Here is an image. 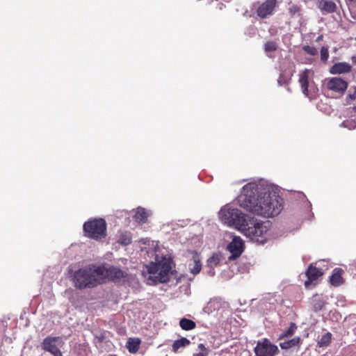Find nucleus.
<instances>
[{"label": "nucleus", "mask_w": 356, "mask_h": 356, "mask_svg": "<svg viewBox=\"0 0 356 356\" xmlns=\"http://www.w3.org/2000/svg\"><path fill=\"white\" fill-rule=\"evenodd\" d=\"M237 202L247 211L264 218L277 216L282 209V200L277 186L263 179L244 185Z\"/></svg>", "instance_id": "1"}, {"label": "nucleus", "mask_w": 356, "mask_h": 356, "mask_svg": "<svg viewBox=\"0 0 356 356\" xmlns=\"http://www.w3.org/2000/svg\"><path fill=\"white\" fill-rule=\"evenodd\" d=\"M271 229L272 223L269 220L264 221L249 216L240 232L254 243L264 244L272 237Z\"/></svg>", "instance_id": "2"}, {"label": "nucleus", "mask_w": 356, "mask_h": 356, "mask_svg": "<svg viewBox=\"0 0 356 356\" xmlns=\"http://www.w3.org/2000/svg\"><path fill=\"white\" fill-rule=\"evenodd\" d=\"M186 259V266H187L191 275H182L179 276V283H183L179 286V298H188L191 294V282L193 280L195 275L200 273L202 270V257L200 254L195 250H189L183 256Z\"/></svg>", "instance_id": "3"}, {"label": "nucleus", "mask_w": 356, "mask_h": 356, "mask_svg": "<svg viewBox=\"0 0 356 356\" xmlns=\"http://www.w3.org/2000/svg\"><path fill=\"white\" fill-rule=\"evenodd\" d=\"M172 260L170 257H159L156 254L155 261L147 266L149 274L147 280V284L152 285L168 282L172 274Z\"/></svg>", "instance_id": "4"}, {"label": "nucleus", "mask_w": 356, "mask_h": 356, "mask_svg": "<svg viewBox=\"0 0 356 356\" xmlns=\"http://www.w3.org/2000/svg\"><path fill=\"white\" fill-rule=\"evenodd\" d=\"M98 266L90 264L76 270L72 275L74 286L79 289L93 288L101 284Z\"/></svg>", "instance_id": "5"}, {"label": "nucleus", "mask_w": 356, "mask_h": 356, "mask_svg": "<svg viewBox=\"0 0 356 356\" xmlns=\"http://www.w3.org/2000/svg\"><path fill=\"white\" fill-rule=\"evenodd\" d=\"M249 215L230 204L223 206L218 212L220 221L229 227L241 232Z\"/></svg>", "instance_id": "6"}, {"label": "nucleus", "mask_w": 356, "mask_h": 356, "mask_svg": "<svg viewBox=\"0 0 356 356\" xmlns=\"http://www.w3.org/2000/svg\"><path fill=\"white\" fill-rule=\"evenodd\" d=\"M106 222L103 218H90L83 226L84 236L87 238L100 241L107 235Z\"/></svg>", "instance_id": "7"}, {"label": "nucleus", "mask_w": 356, "mask_h": 356, "mask_svg": "<svg viewBox=\"0 0 356 356\" xmlns=\"http://www.w3.org/2000/svg\"><path fill=\"white\" fill-rule=\"evenodd\" d=\"M99 275H100L101 284L106 279L113 282H119L127 276V273L122 270L113 266L105 267L104 266H98Z\"/></svg>", "instance_id": "8"}, {"label": "nucleus", "mask_w": 356, "mask_h": 356, "mask_svg": "<svg viewBox=\"0 0 356 356\" xmlns=\"http://www.w3.org/2000/svg\"><path fill=\"white\" fill-rule=\"evenodd\" d=\"M63 342L59 337H47L42 342V348L44 350L49 352L54 356H63L60 348Z\"/></svg>", "instance_id": "9"}, {"label": "nucleus", "mask_w": 356, "mask_h": 356, "mask_svg": "<svg viewBox=\"0 0 356 356\" xmlns=\"http://www.w3.org/2000/svg\"><path fill=\"white\" fill-rule=\"evenodd\" d=\"M277 352V346L273 344L267 339L259 341L254 348V353L257 356H275Z\"/></svg>", "instance_id": "10"}, {"label": "nucleus", "mask_w": 356, "mask_h": 356, "mask_svg": "<svg viewBox=\"0 0 356 356\" xmlns=\"http://www.w3.org/2000/svg\"><path fill=\"white\" fill-rule=\"evenodd\" d=\"M227 250L231 255L228 257L229 261L234 260L239 257L244 250V242L240 236H235L227 245Z\"/></svg>", "instance_id": "11"}, {"label": "nucleus", "mask_w": 356, "mask_h": 356, "mask_svg": "<svg viewBox=\"0 0 356 356\" xmlns=\"http://www.w3.org/2000/svg\"><path fill=\"white\" fill-rule=\"evenodd\" d=\"M327 88L338 94H343L348 88V83L341 77H332L325 81Z\"/></svg>", "instance_id": "12"}, {"label": "nucleus", "mask_w": 356, "mask_h": 356, "mask_svg": "<svg viewBox=\"0 0 356 356\" xmlns=\"http://www.w3.org/2000/svg\"><path fill=\"white\" fill-rule=\"evenodd\" d=\"M314 73L313 70L305 69L299 74V83L302 93L307 97L311 98L309 90V82L313 80Z\"/></svg>", "instance_id": "13"}, {"label": "nucleus", "mask_w": 356, "mask_h": 356, "mask_svg": "<svg viewBox=\"0 0 356 356\" xmlns=\"http://www.w3.org/2000/svg\"><path fill=\"white\" fill-rule=\"evenodd\" d=\"M223 260V256L220 252L213 253L207 260L206 267L209 268L207 274L209 276L215 275L214 268Z\"/></svg>", "instance_id": "14"}, {"label": "nucleus", "mask_w": 356, "mask_h": 356, "mask_svg": "<svg viewBox=\"0 0 356 356\" xmlns=\"http://www.w3.org/2000/svg\"><path fill=\"white\" fill-rule=\"evenodd\" d=\"M276 3L277 0H266L258 8L257 15L262 18L271 15L276 6Z\"/></svg>", "instance_id": "15"}, {"label": "nucleus", "mask_w": 356, "mask_h": 356, "mask_svg": "<svg viewBox=\"0 0 356 356\" xmlns=\"http://www.w3.org/2000/svg\"><path fill=\"white\" fill-rule=\"evenodd\" d=\"M352 66L346 62H339L334 64L330 69L332 74H341L348 73L351 71Z\"/></svg>", "instance_id": "16"}, {"label": "nucleus", "mask_w": 356, "mask_h": 356, "mask_svg": "<svg viewBox=\"0 0 356 356\" xmlns=\"http://www.w3.org/2000/svg\"><path fill=\"white\" fill-rule=\"evenodd\" d=\"M306 275L307 276V280L305 281V285L306 287H309L313 282L316 281L323 275V272L316 267L310 265L307 269Z\"/></svg>", "instance_id": "17"}, {"label": "nucleus", "mask_w": 356, "mask_h": 356, "mask_svg": "<svg viewBox=\"0 0 356 356\" xmlns=\"http://www.w3.org/2000/svg\"><path fill=\"white\" fill-rule=\"evenodd\" d=\"M318 8L323 15L333 13L337 10V4L332 1L321 0L318 2Z\"/></svg>", "instance_id": "18"}, {"label": "nucleus", "mask_w": 356, "mask_h": 356, "mask_svg": "<svg viewBox=\"0 0 356 356\" xmlns=\"http://www.w3.org/2000/svg\"><path fill=\"white\" fill-rule=\"evenodd\" d=\"M140 340L138 338H129L127 348L131 353H136L140 348Z\"/></svg>", "instance_id": "19"}, {"label": "nucleus", "mask_w": 356, "mask_h": 356, "mask_svg": "<svg viewBox=\"0 0 356 356\" xmlns=\"http://www.w3.org/2000/svg\"><path fill=\"white\" fill-rule=\"evenodd\" d=\"M148 217L149 213L145 209L140 207L137 209V211L134 215V219L139 223L146 222Z\"/></svg>", "instance_id": "20"}, {"label": "nucleus", "mask_w": 356, "mask_h": 356, "mask_svg": "<svg viewBox=\"0 0 356 356\" xmlns=\"http://www.w3.org/2000/svg\"><path fill=\"white\" fill-rule=\"evenodd\" d=\"M344 118H348L344 120L341 122V127L347 128L348 129H353L356 128V115L355 114H351L349 116H344Z\"/></svg>", "instance_id": "21"}, {"label": "nucleus", "mask_w": 356, "mask_h": 356, "mask_svg": "<svg viewBox=\"0 0 356 356\" xmlns=\"http://www.w3.org/2000/svg\"><path fill=\"white\" fill-rule=\"evenodd\" d=\"M341 272L342 270L339 268L334 270V273L330 277V282L333 286H338L343 283Z\"/></svg>", "instance_id": "22"}, {"label": "nucleus", "mask_w": 356, "mask_h": 356, "mask_svg": "<svg viewBox=\"0 0 356 356\" xmlns=\"http://www.w3.org/2000/svg\"><path fill=\"white\" fill-rule=\"evenodd\" d=\"M300 339L298 337H296L290 340L284 341L280 343V346L282 349H289L292 347L299 345Z\"/></svg>", "instance_id": "23"}, {"label": "nucleus", "mask_w": 356, "mask_h": 356, "mask_svg": "<svg viewBox=\"0 0 356 356\" xmlns=\"http://www.w3.org/2000/svg\"><path fill=\"white\" fill-rule=\"evenodd\" d=\"M118 242L123 245H128L132 242L131 234L129 232H124L120 234Z\"/></svg>", "instance_id": "24"}, {"label": "nucleus", "mask_w": 356, "mask_h": 356, "mask_svg": "<svg viewBox=\"0 0 356 356\" xmlns=\"http://www.w3.org/2000/svg\"><path fill=\"white\" fill-rule=\"evenodd\" d=\"M179 326L184 330H191L195 327V323L187 318H181L179 320Z\"/></svg>", "instance_id": "25"}, {"label": "nucleus", "mask_w": 356, "mask_h": 356, "mask_svg": "<svg viewBox=\"0 0 356 356\" xmlns=\"http://www.w3.org/2000/svg\"><path fill=\"white\" fill-rule=\"evenodd\" d=\"M331 341V334L327 332L323 334L320 340L318 341V345L319 347H324L328 346Z\"/></svg>", "instance_id": "26"}, {"label": "nucleus", "mask_w": 356, "mask_h": 356, "mask_svg": "<svg viewBox=\"0 0 356 356\" xmlns=\"http://www.w3.org/2000/svg\"><path fill=\"white\" fill-rule=\"evenodd\" d=\"M296 325L294 323H291L290 327L287 328L286 330H284L279 337L280 339H282L284 337H287L289 336H291L295 330H296Z\"/></svg>", "instance_id": "27"}, {"label": "nucleus", "mask_w": 356, "mask_h": 356, "mask_svg": "<svg viewBox=\"0 0 356 356\" xmlns=\"http://www.w3.org/2000/svg\"><path fill=\"white\" fill-rule=\"evenodd\" d=\"M303 50L306 51L307 54L315 56L318 54V49L312 46L306 45L302 47Z\"/></svg>", "instance_id": "28"}, {"label": "nucleus", "mask_w": 356, "mask_h": 356, "mask_svg": "<svg viewBox=\"0 0 356 356\" xmlns=\"http://www.w3.org/2000/svg\"><path fill=\"white\" fill-rule=\"evenodd\" d=\"M329 58L328 48L323 47L321 49V59L322 61H327Z\"/></svg>", "instance_id": "29"}, {"label": "nucleus", "mask_w": 356, "mask_h": 356, "mask_svg": "<svg viewBox=\"0 0 356 356\" xmlns=\"http://www.w3.org/2000/svg\"><path fill=\"white\" fill-rule=\"evenodd\" d=\"M277 48L276 44L274 42H268L265 44V50L266 51H272Z\"/></svg>", "instance_id": "30"}, {"label": "nucleus", "mask_w": 356, "mask_h": 356, "mask_svg": "<svg viewBox=\"0 0 356 356\" xmlns=\"http://www.w3.org/2000/svg\"><path fill=\"white\" fill-rule=\"evenodd\" d=\"M190 343V341L185 337L179 338V347L186 346Z\"/></svg>", "instance_id": "31"}, {"label": "nucleus", "mask_w": 356, "mask_h": 356, "mask_svg": "<svg viewBox=\"0 0 356 356\" xmlns=\"http://www.w3.org/2000/svg\"><path fill=\"white\" fill-rule=\"evenodd\" d=\"M350 91H351V89L350 90ZM355 97H356V89L354 88L353 92H350V94L348 95V98L350 100H353L355 99Z\"/></svg>", "instance_id": "32"}, {"label": "nucleus", "mask_w": 356, "mask_h": 356, "mask_svg": "<svg viewBox=\"0 0 356 356\" xmlns=\"http://www.w3.org/2000/svg\"><path fill=\"white\" fill-rule=\"evenodd\" d=\"M323 303L321 302H318L316 304L314 305V308L316 310H320L322 309L323 307Z\"/></svg>", "instance_id": "33"}, {"label": "nucleus", "mask_w": 356, "mask_h": 356, "mask_svg": "<svg viewBox=\"0 0 356 356\" xmlns=\"http://www.w3.org/2000/svg\"><path fill=\"white\" fill-rule=\"evenodd\" d=\"M172 348L175 352L178 350V340H175L172 344Z\"/></svg>", "instance_id": "34"}, {"label": "nucleus", "mask_w": 356, "mask_h": 356, "mask_svg": "<svg viewBox=\"0 0 356 356\" xmlns=\"http://www.w3.org/2000/svg\"><path fill=\"white\" fill-rule=\"evenodd\" d=\"M289 10H290V13H296L298 10V8L296 6H292L289 8Z\"/></svg>", "instance_id": "35"}, {"label": "nucleus", "mask_w": 356, "mask_h": 356, "mask_svg": "<svg viewBox=\"0 0 356 356\" xmlns=\"http://www.w3.org/2000/svg\"><path fill=\"white\" fill-rule=\"evenodd\" d=\"M97 339H98L99 342H102L104 339V336L102 334L99 337H97Z\"/></svg>", "instance_id": "36"}, {"label": "nucleus", "mask_w": 356, "mask_h": 356, "mask_svg": "<svg viewBox=\"0 0 356 356\" xmlns=\"http://www.w3.org/2000/svg\"><path fill=\"white\" fill-rule=\"evenodd\" d=\"M351 60L353 62V64L356 65V56H353L352 58H351Z\"/></svg>", "instance_id": "37"}, {"label": "nucleus", "mask_w": 356, "mask_h": 356, "mask_svg": "<svg viewBox=\"0 0 356 356\" xmlns=\"http://www.w3.org/2000/svg\"><path fill=\"white\" fill-rule=\"evenodd\" d=\"M212 305H213V302H209L208 306L211 307V306H212Z\"/></svg>", "instance_id": "38"}, {"label": "nucleus", "mask_w": 356, "mask_h": 356, "mask_svg": "<svg viewBox=\"0 0 356 356\" xmlns=\"http://www.w3.org/2000/svg\"><path fill=\"white\" fill-rule=\"evenodd\" d=\"M281 79H282V76H280V79H279V80H278V83H279L280 84H281Z\"/></svg>", "instance_id": "39"}, {"label": "nucleus", "mask_w": 356, "mask_h": 356, "mask_svg": "<svg viewBox=\"0 0 356 356\" xmlns=\"http://www.w3.org/2000/svg\"><path fill=\"white\" fill-rule=\"evenodd\" d=\"M321 37H322V36L318 37V40H321Z\"/></svg>", "instance_id": "40"}, {"label": "nucleus", "mask_w": 356, "mask_h": 356, "mask_svg": "<svg viewBox=\"0 0 356 356\" xmlns=\"http://www.w3.org/2000/svg\"><path fill=\"white\" fill-rule=\"evenodd\" d=\"M355 40H356V38H355Z\"/></svg>", "instance_id": "41"}]
</instances>
